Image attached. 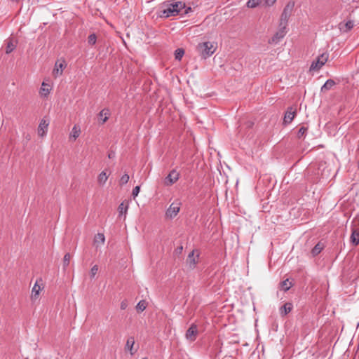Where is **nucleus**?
<instances>
[{
	"label": "nucleus",
	"instance_id": "obj_1",
	"mask_svg": "<svg viewBox=\"0 0 359 359\" xmlns=\"http://www.w3.org/2000/svg\"><path fill=\"white\" fill-rule=\"evenodd\" d=\"M164 7L163 14L165 17L168 18L178 15L185 8V4L180 1L173 0L165 3Z\"/></svg>",
	"mask_w": 359,
	"mask_h": 359
},
{
	"label": "nucleus",
	"instance_id": "obj_2",
	"mask_svg": "<svg viewBox=\"0 0 359 359\" xmlns=\"http://www.w3.org/2000/svg\"><path fill=\"white\" fill-rule=\"evenodd\" d=\"M217 48V43L214 41H205L198 43L197 50L203 58H208L212 55Z\"/></svg>",
	"mask_w": 359,
	"mask_h": 359
},
{
	"label": "nucleus",
	"instance_id": "obj_3",
	"mask_svg": "<svg viewBox=\"0 0 359 359\" xmlns=\"http://www.w3.org/2000/svg\"><path fill=\"white\" fill-rule=\"evenodd\" d=\"M329 57L327 53H323L318 55L311 63L309 71L310 72H318L323 66L326 63Z\"/></svg>",
	"mask_w": 359,
	"mask_h": 359
},
{
	"label": "nucleus",
	"instance_id": "obj_4",
	"mask_svg": "<svg viewBox=\"0 0 359 359\" xmlns=\"http://www.w3.org/2000/svg\"><path fill=\"white\" fill-rule=\"evenodd\" d=\"M181 202L178 200L172 203L165 211V217L168 219L175 218L180 210Z\"/></svg>",
	"mask_w": 359,
	"mask_h": 359
},
{
	"label": "nucleus",
	"instance_id": "obj_5",
	"mask_svg": "<svg viewBox=\"0 0 359 359\" xmlns=\"http://www.w3.org/2000/svg\"><path fill=\"white\" fill-rule=\"evenodd\" d=\"M294 7V1H289L285 6L280 18V25H287V22L293 11Z\"/></svg>",
	"mask_w": 359,
	"mask_h": 359
},
{
	"label": "nucleus",
	"instance_id": "obj_6",
	"mask_svg": "<svg viewBox=\"0 0 359 359\" xmlns=\"http://www.w3.org/2000/svg\"><path fill=\"white\" fill-rule=\"evenodd\" d=\"M199 260V252L197 250H193L188 255L187 265L189 269H194Z\"/></svg>",
	"mask_w": 359,
	"mask_h": 359
},
{
	"label": "nucleus",
	"instance_id": "obj_7",
	"mask_svg": "<svg viewBox=\"0 0 359 359\" xmlns=\"http://www.w3.org/2000/svg\"><path fill=\"white\" fill-rule=\"evenodd\" d=\"M67 64L64 59H60L56 61L55 67L53 69V76L55 78L62 75L64 69L66 68Z\"/></svg>",
	"mask_w": 359,
	"mask_h": 359
},
{
	"label": "nucleus",
	"instance_id": "obj_8",
	"mask_svg": "<svg viewBox=\"0 0 359 359\" xmlns=\"http://www.w3.org/2000/svg\"><path fill=\"white\" fill-rule=\"evenodd\" d=\"M49 126V121L43 118L40 121L39 125L37 129L38 135L41 137H43L46 135L48 132V128Z\"/></svg>",
	"mask_w": 359,
	"mask_h": 359
},
{
	"label": "nucleus",
	"instance_id": "obj_9",
	"mask_svg": "<svg viewBox=\"0 0 359 359\" xmlns=\"http://www.w3.org/2000/svg\"><path fill=\"white\" fill-rule=\"evenodd\" d=\"M180 177V173L175 170H172L165 179V185L171 186L175 184Z\"/></svg>",
	"mask_w": 359,
	"mask_h": 359
},
{
	"label": "nucleus",
	"instance_id": "obj_10",
	"mask_svg": "<svg viewBox=\"0 0 359 359\" xmlns=\"http://www.w3.org/2000/svg\"><path fill=\"white\" fill-rule=\"evenodd\" d=\"M286 32V25H283V27L280 28L279 31L269 40V43H277L285 36Z\"/></svg>",
	"mask_w": 359,
	"mask_h": 359
},
{
	"label": "nucleus",
	"instance_id": "obj_11",
	"mask_svg": "<svg viewBox=\"0 0 359 359\" xmlns=\"http://www.w3.org/2000/svg\"><path fill=\"white\" fill-rule=\"evenodd\" d=\"M129 201L125 200L123 202L121 203V204L118 207V217H121L123 216L124 219L126 217V215L128 212V210L129 208Z\"/></svg>",
	"mask_w": 359,
	"mask_h": 359
},
{
	"label": "nucleus",
	"instance_id": "obj_12",
	"mask_svg": "<svg viewBox=\"0 0 359 359\" xmlns=\"http://www.w3.org/2000/svg\"><path fill=\"white\" fill-rule=\"evenodd\" d=\"M198 333V327L196 325L192 324L186 332V338L191 341H194Z\"/></svg>",
	"mask_w": 359,
	"mask_h": 359
},
{
	"label": "nucleus",
	"instance_id": "obj_13",
	"mask_svg": "<svg viewBox=\"0 0 359 359\" xmlns=\"http://www.w3.org/2000/svg\"><path fill=\"white\" fill-rule=\"evenodd\" d=\"M296 115V109L291 107L287 109L284 116V123L288 124L292 122Z\"/></svg>",
	"mask_w": 359,
	"mask_h": 359
},
{
	"label": "nucleus",
	"instance_id": "obj_14",
	"mask_svg": "<svg viewBox=\"0 0 359 359\" xmlns=\"http://www.w3.org/2000/svg\"><path fill=\"white\" fill-rule=\"evenodd\" d=\"M105 242V236L102 233H98L94 236L93 245L97 250L101 248Z\"/></svg>",
	"mask_w": 359,
	"mask_h": 359
},
{
	"label": "nucleus",
	"instance_id": "obj_15",
	"mask_svg": "<svg viewBox=\"0 0 359 359\" xmlns=\"http://www.w3.org/2000/svg\"><path fill=\"white\" fill-rule=\"evenodd\" d=\"M42 287L39 285L38 281H36L32 289L30 298L32 302H35L39 299V296Z\"/></svg>",
	"mask_w": 359,
	"mask_h": 359
},
{
	"label": "nucleus",
	"instance_id": "obj_16",
	"mask_svg": "<svg viewBox=\"0 0 359 359\" xmlns=\"http://www.w3.org/2000/svg\"><path fill=\"white\" fill-rule=\"evenodd\" d=\"M81 133V127L79 125L75 124L69 133V141L74 142L80 136Z\"/></svg>",
	"mask_w": 359,
	"mask_h": 359
},
{
	"label": "nucleus",
	"instance_id": "obj_17",
	"mask_svg": "<svg viewBox=\"0 0 359 359\" xmlns=\"http://www.w3.org/2000/svg\"><path fill=\"white\" fill-rule=\"evenodd\" d=\"M51 89L52 88L50 87V86L48 83L43 81L41 83L39 93L41 96L43 97H47L49 93H50Z\"/></svg>",
	"mask_w": 359,
	"mask_h": 359
},
{
	"label": "nucleus",
	"instance_id": "obj_18",
	"mask_svg": "<svg viewBox=\"0 0 359 359\" xmlns=\"http://www.w3.org/2000/svg\"><path fill=\"white\" fill-rule=\"evenodd\" d=\"M351 243L356 246L359 244V228H352V232L351 235Z\"/></svg>",
	"mask_w": 359,
	"mask_h": 359
},
{
	"label": "nucleus",
	"instance_id": "obj_19",
	"mask_svg": "<svg viewBox=\"0 0 359 359\" xmlns=\"http://www.w3.org/2000/svg\"><path fill=\"white\" fill-rule=\"evenodd\" d=\"M135 344V339L133 337H130L128 338L125 348L130 351V353L133 355L135 352L136 349L133 348Z\"/></svg>",
	"mask_w": 359,
	"mask_h": 359
},
{
	"label": "nucleus",
	"instance_id": "obj_20",
	"mask_svg": "<svg viewBox=\"0 0 359 359\" xmlns=\"http://www.w3.org/2000/svg\"><path fill=\"white\" fill-rule=\"evenodd\" d=\"M293 308L292 304L290 302L285 303L280 309V313L281 316H285L289 313Z\"/></svg>",
	"mask_w": 359,
	"mask_h": 359
},
{
	"label": "nucleus",
	"instance_id": "obj_21",
	"mask_svg": "<svg viewBox=\"0 0 359 359\" xmlns=\"http://www.w3.org/2000/svg\"><path fill=\"white\" fill-rule=\"evenodd\" d=\"M108 177L109 176L107 174L106 171H104V170L102 171L97 177L98 184L101 186H103L106 183L107 179H108Z\"/></svg>",
	"mask_w": 359,
	"mask_h": 359
},
{
	"label": "nucleus",
	"instance_id": "obj_22",
	"mask_svg": "<svg viewBox=\"0 0 359 359\" xmlns=\"http://www.w3.org/2000/svg\"><path fill=\"white\" fill-rule=\"evenodd\" d=\"M110 112L108 109H104L99 113V116L102 120V123H105L109 116Z\"/></svg>",
	"mask_w": 359,
	"mask_h": 359
},
{
	"label": "nucleus",
	"instance_id": "obj_23",
	"mask_svg": "<svg viewBox=\"0 0 359 359\" xmlns=\"http://www.w3.org/2000/svg\"><path fill=\"white\" fill-rule=\"evenodd\" d=\"M262 2L263 0H248L246 3V6L249 8H255L261 5Z\"/></svg>",
	"mask_w": 359,
	"mask_h": 359
},
{
	"label": "nucleus",
	"instance_id": "obj_24",
	"mask_svg": "<svg viewBox=\"0 0 359 359\" xmlns=\"http://www.w3.org/2000/svg\"><path fill=\"white\" fill-rule=\"evenodd\" d=\"M335 85V82L332 79H328L321 87V91H326L330 90Z\"/></svg>",
	"mask_w": 359,
	"mask_h": 359
},
{
	"label": "nucleus",
	"instance_id": "obj_25",
	"mask_svg": "<svg viewBox=\"0 0 359 359\" xmlns=\"http://www.w3.org/2000/svg\"><path fill=\"white\" fill-rule=\"evenodd\" d=\"M292 287V283L286 279L280 283V288L282 290L287 291Z\"/></svg>",
	"mask_w": 359,
	"mask_h": 359
},
{
	"label": "nucleus",
	"instance_id": "obj_26",
	"mask_svg": "<svg viewBox=\"0 0 359 359\" xmlns=\"http://www.w3.org/2000/svg\"><path fill=\"white\" fill-rule=\"evenodd\" d=\"M147 306V302L145 300H141L137 303L136 306V309L138 312H142L146 309Z\"/></svg>",
	"mask_w": 359,
	"mask_h": 359
},
{
	"label": "nucleus",
	"instance_id": "obj_27",
	"mask_svg": "<svg viewBox=\"0 0 359 359\" xmlns=\"http://www.w3.org/2000/svg\"><path fill=\"white\" fill-rule=\"evenodd\" d=\"M354 26V22L351 20L346 22L343 27H341L344 32H348L351 30Z\"/></svg>",
	"mask_w": 359,
	"mask_h": 359
},
{
	"label": "nucleus",
	"instance_id": "obj_28",
	"mask_svg": "<svg viewBox=\"0 0 359 359\" xmlns=\"http://www.w3.org/2000/svg\"><path fill=\"white\" fill-rule=\"evenodd\" d=\"M184 54V50L182 48H177L175 51V57L177 60H181L182 57Z\"/></svg>",
	"mask_w": 359,
	"mask_h": 359
},
{
	"label": "nucleus",
	"instance_id": "obj_29",
	"mask_svg": "<svg viewBox=\"0 0 359 359\" xmlns=\"http://www.w3.org/2000/svg\"><path fill=\"white\" fill-rule=\"evenodd\" d=\"M15 48V45L13 43L12 41H9L7 43L6 48V53L9 54Z\"/></svg>",
	"mask_w": 359,
	"mask_h": 359
},
{
	"label": "nucleus",
	"instance_id": "obj_30",
	"mask_svg": "<svg viewBox=\"0 0 359 359\" xmlns=\"http://www.w3.org/2000/svg\"><path fill=\"white\" fill-rule=\"evenodd\" d=\"M97 41V36L95 34H91L88 37V43L89 45H95Z\"/></svg>",
	"mask_w": 359,
	"mask_h": 359
},
{
	"label": "nucleus",
	"instance_id": "obj_31",
	"mask_svg": "<svg viewBox=\"0 0 359 359\" xmlns=\"http://www.w3.org/2000/svg\"><path fill=\"white\" fill-rule=\"evenodd\" d=\"M71 259V255L69 253H66L63 258V265L64 267L66 268L69 264V261Z\"/></svg>",
	"mask_w": 359,
	"mask_h": 359
},
{
	"label": "nucleus",
	"instance_id": "obj_32",
	"mask_svg": "<svg viewBox=\"0 0 359 359\" xmlns=\"http://www.w3.org/2000/svg\"><path fill=\"white\" fill-rule=\"evenodd\" d=\"M306 131H307V128H305V127H301L299 130H298V133H297V137L298 138H302V137H304L306 133Z\"/></svg>",
	"mask_w": 359,
	"mask_h": 359
},
{
	"label": "nucleus",
	"instance_id": "obj_33",
	"mask_svg": "<svg viewBox=\"0 0 359 359\" xmlns=\"http://www.w3.org/2000/svg\"><path fill=\"white\" fill-rule=\"evenodd\" d=\"M130 179V177L128 174H124L120 179L119 183L121 185L126 184L128 183V180Z\"/></svg>",
	"mask_w": 359,
	"mask_h": 359
},
{
	"label": "nucleus",
	"instance_id": "obj_34",
	"mask_svg": "<svg viewBox=\"0 0 359 359\" xmlns=\"http://www.w3.org/2000/svg\"><path fill=\"white\" fill-rule=\"evenodd\" d=\"M276 2V0H263V5L266 7H270L272 6Z\"/></svg>",
	"mask_w": 359,
	"mask_h": 359
},
{
	"label": "nucleus",
	"instance_id": "obj_35",
	"mask_svg": "<svg viewBox=\"0 0 359 359\" xmlns=\"http://www.w3.org/2000/svg\"><path fill=\"white\" fill-rule=\"evenodd\" d=\"M98 271V266L94 265L90 269V277L94 278Z\"/></svg>",
	"mask_w": 359,
	"mask_h": 359
},
{
	"label": "nucleus",
	"instance_id": "obj_36",
	"mask_svg": "<svg viewBox=\"0 0 359 359\" xmlns=\"http://www.w3.org/2000/svg\"><path fill=\"white\" fill-rule=\"evenodd\" d=\"M140 186H136L133 189L132 196H133L134 198L138 196V194L140 193Z\"/></svg>",
	"mask_w": 359,
	"mask_h": 359
},
{
	"label": "nucleus",
	"instance_id": "obj_37",
	"mask_svg": "<svg viewBox=\"0 0 359 359\" xmlns=\"http://www.w3.org/2000/svg\"><path fill=\"white\" fill-rule=\"evenodd\" d=\"M128 304L127 300H123L121 302L120 308L121 310H125L128 307Z\"/></svg>",
	"mask_w": 359,
	"mask_h": 359
},
{
	"label": "nucleus",
	"instance_id": "obj_38",
	"mask_svg": "<svg viewBox=\"0 0 359 359\" xmlns=\"http://www.w3.org/2000/svg\"><path fill=\"white\" fill-rule=\"evenodd\" d=\"M319 245H316L313 249L312 252L313 255H316L320 252L321 248L318 247Z\"/></svg>",
	"mask_w": 359,
	"mask_h": 359
},
{
	"label": "nucleus",
	"instance_id": "obj_39",
	"mask_svg": "<svg viewBox=\"0 0 359 359\" xmlns=\"http://www.w3.org/2000/svg\"><path fill=\"white\" fill-rule=\"evenodd\" d=\"M114 156H115V154H114V153H113V152H111V153L109 154L108 157H109V158H114Z\"/></svg>",
	"mask_w": 359,
	"mask_h": 359
},
{
	"label": "nucleus",
	"instance_id": "obj_40",
	"mask_svg": "<svg viewBox=\"0 0 359 359\" xmlns=\"http://www.w3.org/2000/svg\"><path fill=\"white\" fill-rule=\"evenodd\" d=\"M189 11H191L190 7L187 8V9L185 11V13H188Z\"/></svg>",
	"mask_w": 359,
	"mask_h": 359
},
{
	"label": "nucleus",
	"instance_id": "obj_41",
	"mask_svg": "<svg viewBox=\"0 0 359 359\" xmlns=\"http://www.w3.org/2000/svg\"><path fill=\"white\" fill-rule=\"evenodd\" d=\"M142 359H147V358H142Z\"/></svg>",
	"mask_w": 359,
	"mask_h": 359
}]
</instances>
